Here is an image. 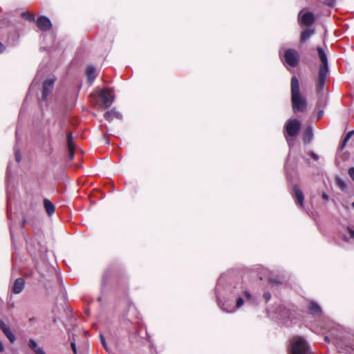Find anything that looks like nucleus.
Wrapping results in <instances>:
<instances>
[{
	"label": "nucleus",
	"mask_w": 354,
	"mask_h": 354,
	"mask_svg": "<svg viewBox=\"0 0 354 354\" xmlns=\"http://www.w3.org/2000/svg\"><path fill=\"white\" fill-rule=\"evenodd\" d=\"M9 174H10V165H8V168H7V176H8V177L9 176Z\"/></svg>",
	"instance_id": "obj_43"
},
{
	"label": "nucleus",
	"mask_w": 354,
	"mask_h": 354,
	"mask_svg": "<svg viewBox=\"0 0 354 354\" xmlns=\"http://www.w3.org/2000/svg\"><path fill=\"white\" fill-rule=\"evenodd\" d=\"M348 233H349V235H350L351 238L354 239V230L348 228Z\"/></svg>",
	"instance_id": "obj_37"
},
{
	"label": "nucleus",
	"mask_w": 354,
	"mask_h": 354,
	"mask_svg": "<svg viewBox=\"0 0 354 354\" xmlns=\"http://www.w3.org/2000/svg\"><path fill=\"white\" fill-rule=\"evenodd\" d=\"M44 206L48 216H51L55 212V205L48 200H44Z\"/></svg>",
	"instance_id": "obj_17"
},
{
	"label": "nucleus",
	"mask_w": 354,
	"mask_h": 354,
	"mask_svg": "<svg viewBox=\"0 0 354 354\" xmlns=\"http://www.w3.org/2000/svg\"><path fill=\"white\" fill-rule=\"evenodd\" d=\"M308 308L312 315L320 316L322 313L320 306L314 301H310Z\"/></svg>",
	"instance_id": "obj_13"
},
{
	"label": "nucleus",
	"mask_w": 354,
	"mask_h": 354,
	"mask_svg": "<svg viewBox=\"0 0 354 354\" xmlns=\"http://www.w3.org/2000/svg\"><path fill=\"white\" fill-rule=\"evenodd\" d=\"M314 32H315L313 30H310V29L302 32V33L301 35V41L302 42L306 41L314 34Z\"/></svg>",
	"instance_id": "obj_19"
},
{
	"label": "nucleus",
	"mask_w": 354,
	"mask_h": 354,
	"mask_svg": "<svg viewBox=\"0 0 354 354\" xmlns=\"http://www.w3.org/2000/svg\"><path fill=\"white\" fill-rule=\"evenodd\" d=\"M55 79L50 78L44 81L43 84L42 98L46 100L49 93L52 91Z\"/></svg>",
	"instance_id": "obj_9"
},
{
	"label": "nucleus",
	"mask_w": 354,
	"mask_h": 354,
	"mask_svg": "<svg viewBox=\"0 0 354 354\" xmlns=\"http://www.w3.org/2000/svg\"><path fill=\"white\" fill-rule=\"evenodd\" d=\"M244 295L246 297L247 301H250L252 300V296H251L250 293L248 291H245L244 292Z\"/></svg>",
	"instance_id": "obj_29"
},
{
	"label": "nucleus",
	"mask_w": 354,
	"mask_h": 354,
	"mask_svg": "<svg viewBox=\"0 0 354 354\" xmlns=\"http://www.w3.org/2000/svg\"><path fill=\"white\" fill-rule=\"evenodd\" d=\"M37 27L42 31H46L50 29L52 24L48 18L41 16L37 21Z\"/></svg>",
	"instance_id": "obj_10"
},
{
	"label": "nucleus",
	"mask_w": 354,
	"mask_h": 354,
	"mask_svg": "<svg viewBox=\"0 0 354 354\" xmlns=\"http://www.w3.org/2000/svg\"><path fill=\"white\" fill-rule=\"evenodd\" d=\"M243 304V300L242 298L239 297L238 298L237 301H236V308H239L240 307H241Z\"/></svg>",
	"instance_id": "obj_27"
},
{
	"label": "nucleus",
	"mask_w": 354,
	"mask_h": 354,
	"mask_svg": "<svg viewBox=\"0 0 354 354\" xmlns=\"http://www.w3.org/2000/svg\"><path fill=\"white\" fill-rule=\"evenodd\" d=\"M225 304H223V306L221 307L222 310L226 313H233L235 311V308L234 306L230 307H225Z\"/></svg>",
	"instance_id": "obj_23"
},
{
	"label": "nucleus",
	"mask_w": 354,
	"mask_h": 354,
	"mask_svg": "<svg viewBox=\"0 0 354 354\" xmlns=\"http://www.w3.org/2000/svg\"><path fill=\"white\" fill-rule=\"evenodd\" d=\"M348 174L350 177L352 178V180L354 181V167H352L348 170Z\"/></svg>",
	"instance_id": "obj_31"
},
{
	"label": "nucleus",
	"mask_w": 354,
	"mask_h": 354,
	"mask_svg": "<svg viewBox=\"0 0 354 354\" xmlns=\"http://www.w3.org/2000/svg\"><path fill=\"white\" fill-rule=\"evenodd\" d=\"M335 0H326L325 4L329 7H333L335 5Z\"/></svg>",
	"instance_id": "obj_28"
},
{
	"label": "nucleus",
	"mask_w": 354,
	"mask_h": 354,
	"mask_svg": "<svg viewBox=\"0 0 354 354\" xmlns=\"http://www.w3.org/2000/svg\"><path fill=\"white\" fill-rule=\"evenodd\" d=\"M277 314V318L281 320L283 324H288L289 319L290 322H292L291 317L293 316V314L286 308L280 306Z\"/></svg>",
	"instance_id": "obj_8"
},
{
	"label": "nucleus",
	"mask_w": 354,
	"mask_h": 354,
	"mask_svg": "<svg viewBox=\"0 0 354 354\" xmlns=\"http://www.w3.org/2000/svg\"><path fill=\"white\" fill-rule=\"evenodd\" d=\"M25 286V281L22 278L17 279L13 285V292L15 294H19L22 292Z\"/></svg>",
	"instance_id": "obj_12"
},
{
	"label": "nucleus",
	"mask_w": 354,
	"mask_h": 354,
	"mask_svg": "<svg viewBox=\"0 0 354 354\" xmlns=\"http://www.w3.org/2000/svg\"><path fill=\"white\" fill-rule=\"evenodd\" d=\"M21 16H22L24 19H27V20H28V21H35V16H34L33 15L30 14V13H28V12H22V13H21Z\"/></svg>",
	"instance_id": "obj_21"
},
{
	"label": "nucleus",
	"mask_w": 354,
	"mask_h": 354,
	"mask_svg": "<svg viewBox=\"0 0 354 354\" xmlns=\"http://www.w3.org/2000/svg\"><path fill=\"white\" fill-rule=\"evenodd\" d=\"M299 22L304 26H310L315 21V16L312 12L301 11L298 15Z\"/></svg>",
	"instance_id": "obj_7"
},
{
	"label": "nucleus",
	"mask_w": 354,
	"mask_h": 354,
	"mask_svg": "<svg viewBox=\"0 0 354 354\" xmlns=\"http://www.w3.org/2000/svg\"><path fill=\"white\" fill-rule=\"evenodd\" d=\"M0 328L9 341L11 343H14L16 339L15 335L12 333L9 326L2 320H0Z\"/></svg>",
	"instance_id": "obj_11"
},
{
	"label": "nucleus",
	"mask_w": 354,
	"mask_h": 354,
	"mask_svg": "<svg viewBox=\"0 0 354 354\" xmlns=\"http://www.w3.org/2000/svg\"><path fill=\"white\" fill-rule=\"evenodd\" d=\"M322 196L325 201H328L329 199L328 196L326 193H323Z\"/></svg>",
	"instance_id": "obj_38"
},
{
	"label": "nucleus",
	"mask_w": 354,
	"mask_h": 354,
	"mask_svg": "<svg viewBox=\"0 0 354 354\" xmlns=\"http://www.w3.org/2000/svg\"><path fill=\"white\" fill-rule=\"evenodd\" d=\"M67 145L68 149H71L74 147V142L73 141V135L71 133L67 134Z\"/></svg>",
	"instance_id": "obj_20"
},
{
	"label": "nucleus",
	"mask_w": 354,
	"mask_h": 354,
	"mask_svg": "<svg viewBox=\"0 0 354 354\" xmlns=\"http://www.w3.org/2000/svg\"><path fill=\"white\" fill-rule=\"evenodd\" d=\"M104 118L106 120L111 121L114 118L121 119L122 115L119 112L115 111L114 109H112L111 111H106L104 113Z\"/></svg>",
	"instance_id": "obj_15"
},
{
	"label": "nucleus",
	"mask_w": 354,
	"mask_h": 354,
	"mask_svg": "<svg viewBox=\"0 0 354 354\" xmlns=\"http://www.w3.org/2000/svg\"><path fill=\"white\" fill-rule=\"evenodd\" d=\"M293 190H294L295 197L297 200V203L298 204H299V205L302 206L303 203H304V196L303 192L297 185L294 186Z\"/></svg>",
	"instance_id": "obj_14"
},
{
	"label": "nucleus",
	"mask_w": 354,
	"mask_h": 354,
	"mask_svg": "<svg viewBox=\"0 0 354 354\" xmlns=\"http://www.w3.org/2000/svg\"><path fill=\"white\" fill-rule=\"evenodd\" d=\"M323 115H324V111H319V113L317 114V118H322L323 116Z\"/></svg>",
	"instance_id": "obj_41"
},
{
	"label": "nucleus",
	"mask_w": 354,
	"mask_h": 354,
	"mask_svg": "<svg viewBox=\"0 0 354 354\" xmlns=\"http://www.w3.org/2000/svg\"><path fill=\"white\" fill-rule=\"evenodd\" d=\"M311 156L313 157V159H315V160H318V156L314 153H311Z\"/></svg>",
	"instance_id": "obj_40"
},
{
	"label": "nucleus",
	"mask_w": 354,
	"mask_h": 354,
	"mask_svg": "<svg viewBox=\"0 0 354 354\" xmlns=\"http://www.w3.org/2000/svg\"><path fill=\"white\" fill-rule=\"evenodd\" d=\"M35 353V354H46L40 347Z\"/></svg>",
	"instance_id": "obj_32"
},
{
	"label": "nucleus",
	"mask_w": 354,
	"mask_h": 354,
	"mask_svg": "<svg viewBox=\"0 0 354 354\" xmlns=\"http://www.w3.org/2000/svg\"><path fill=\"white\" fill-rule=\"evenodd\" d=\"M351 206L354 208V202L352 203Z\"/></svg>",
	"instance_id": "obj_45"
},
{
	"label": "nucleus",
	"mask_w": 354,
	"mask_h": 354,
	"mask_svg": "<svg viewBox=\"0 0 354 354\" xmlns=\"http://www.w3.org/2000/svg\"><path fill=\"white\" fill-rule=\"evenodd\" d=\"M86 73L88 80L90 82H93L97 76L95 68L93 66H88L87 67Z\"/></svg>",
	"instance_id": "obj_16"
},
{
	"label": "nucleus",
	"mask_w": 354,
	"mask_h": 354,
	"mask_svg": "<svg viewBox=\"0 0 354 354\" xmlns=\"http://www.w3.org/2000/svg\"><path fill=\"white\" fill-rule=\"evenodd\" d=\"M15 158H16L17 162H19L21 160V158H20L19 153L17 150H15Z\"/></svg>",
	"instance_id": "obj_33"
},
{
	"label": "nucleus",
	"mask_w": 354,
	"mask_h": 354,
	"mask_svg": "<svg viewBox=\"0 0 354 354\" xmlns=\"http://www.w3.org/2000/svg\"><path fill=\"white\" fill-rule=\"evenodd\" d=\"M337 185L339 187V188H341L342 189H344L346 188V184L342 179L338 178L337 180Z\"/></svg>",
	"instance_id": "obj_25"
},
{
	"label": "nucleus",
	"mask_w": 354,
	"mask_h": 354,
	"mask_svg": "<svg viewBox=\"0 0 354 354\" xmlns=\"http://www.w3.org/2000/svg\"><path fill=\"white\" fill-rule=\"evenodd\" d=\"M319 57L322 62V64L319 67V78L326 79L328 73V59L322 47H317V48Z\"/></svg>",
	"instance_id": "obj_4"
},
{
	"label": "nucleus",
	"mask_w": 354,
	"mask_h": 354,
	"mask_svg": "<svg viewBox=\"0 0 354 354\" xmlns=\"http://www.w3.org/2000/svg\"><path fill=\"white\" fill-rule=\"evenodd\" d=\"M291 102L295 113L304 111L306 108V100L300 93L299 83L295 76L291 78Z\"/></svg>",
	"instance_id": "obj_1"
},
{
	"label": "nucleus",
	"mask_w": 354,
	"mask_h": 354,
	"mask_svg": "<svg viewBox=\"0 0 354 354\" xmlns=\"http://www.w3.org/2000/svg\"><path fill=\"white\" fill-rule=\"evenodd\" d=\"M29 346L30 348L34 351V352H35L39 347L37 346V342L33 340V339H30V342H29Z\"/></svg>",
	"instance_id": "obj_22"
},
{
	"label": "nucleus",
	"mask_w": 354,
	"mask_h": 354,
	"mask_svg": "<svg viewBox=\"0 0 354 354\" xmlns=\"http://www.w3.org/2000/svg\"><path fill=\"white\" fill-rule=\"evenodd\" d=\"M325 340H326V341H328V337H325Z\"/></svg>",
	"instance_id": "obj_44"
},
{
	"label": "nucleus",
	"mask_w": 354,
	"mask_h": 354,
	"mask_svg": "<svg viewBox=\"0 0 354 354\" xmlns=\"http://www.w3.org/2000/svg\"><path fill=\"white\" fill-rule=\"evenodd\" d=\"M354 134V131H349L346 135V136L344 137V141H345L346 142H348V141L349 140V139L351 138V136Z\"/></svg>",
	"instance_id": "obj_26"
},
{
	"label": "nucleus",
	"mask_w": 354,
	"mask_h": 354,
	"mask_svg": "<svg viewBox=\"0 0 354 354\" xmlns=\"http://www.w3.org/2000/svg\"><path fill=\"white\" fill-rule=\"evenodd\" d=\"M346 143H347V142H346L345 141H344V140H343V141L342 142L341 145H339V149H340V150H343V149H344V147H346Z\"/></svg>",
	"instance_id": "obj_36"
},
{
	"label": "nucleus",
	"mask_w": 354,
	"mask_h": 354,
	"mask_svg": "<svg viewBox=\"0 0 354 354\" xmlns=\"http://www.w3.org/2000/svg\"><path fill=\"white\" fill-rule=\"evenodd\" d=\"M290 351L292 354H310L306 340L301 337H294L290 342Z\"/></svg>",
	"instance_id": "obj_3"
},
{
	"label": "nucleus",
	"mask_w": 354,
	"mask_h": 354,
	"mask_svg": "<svg viewBox=\"0 0 354 354\" xmlns=\"http://www.w3.org/2000/svg\"><path fill=\"white\" fill-rule=\"evenodd\" d=\"M263 297H264L267 301H268V300L271 298V295H270V293H269V292H266V293H264V295H263Z\"/></svg>",
	"instance_id": "obj_34"
},
{
	"label": "nucleus",
	"mask_w": 354,
	"mask_h": 354,
	"mask_svg": "<svg viewBox=\"0 0 354 354\" xmlns=\"http://www.w3.org/2000/svg\"><path fill=\"white\" fill-rule=\"evenodd\" d=\"M284 129L286 141L289 146H291L293 143V139L290 137H295L299 133L301 129V122L297 119H290L285 124Z\"/></svg>",
	"instance_id": "obj_2"
},
{
	"label": "nucleus",
	"mask_w": 354,
	"mask_h": 354,
	"mask_svg": "<svg viewBox=\"0 0 354 354\" xmlns=\"http://www.w3.org/2000/svg\"><path fill=\"white\" fill-rule=\"evenodd\" d=\"M3 351H4V346H3V344L1 342V341L0 340V352L1 353Z\"/></svg>",
	"instance_id": "obj_39"
},
{
	"label": "nucleus",
	"mask_w": 354,
	"mask_h": 354,
	"mask_svg": "<svg viewBox=\"0 0 354 354\" xmlns=\"http://www.w3.org/2000/svg\"><path fill=\"white\" fill-rule=\"evenodd\" d=\"M69 152V158L70 159L73 158L74 157V147H71V149H68Z\"/></svg>",
	"instance_id": "obj_30"
},
{
	"label": "nucleus",
	"mask_w": 354,
	"mask_h": 354,
	"mask_svg": "<svg viewBox=\"0 0 354 354\" xmlns=\"http://www.w3.org/2000/svg\"><path fill=\"white\" fill-rule=\"evenodd\" d=\"M71 348L73 349V351L75 354L77 353V348H76V345H75V342H72L71 343Z\"/></svg>",
	"instance_id": "obj_35"
},
{
	"label": "nucleus",
	"mask_w": 354,
	"mask_h": 354,
	"mask_svg": "<svg viewBox=\"0 0 354 354\" xmlns=\"http://www.w3.org/2000/svg\"><path fill=\"white\" fill-rule=\"evenodd\" d=\"M101 340L104 347H106V342L104 338L101 335Z\"/></svg>",
	"instance_id": "obj_42"
},
{
	"label": "nucleus",
	"mask_w": 354,
	"mask_h": 354,
	"mask_svg": "<svg viewBox=\"0 0 354 354\" xmlns=\"http://www.w3.org/2000/svg\"><path fill=\"white\" fill-rule=\"evenodd\" d=\"M100 96L105 108L109 107L114 100V96L112 91L108 88L102 89L100 92Z\"/></svg>",
	"instance_id": "obj_6"
},
{
	"label": "nucleus",
	"mask_w": 354,
	"mask_h": 354,
	"mask_svg": "<svg viewBox=\"0 0 354 354\" xmlns=\"http://www.w3.org/2000/svg\"><path fill=\"white\" fill-rule=\"evenodd\" d=\"M326 79H318V89L321 90L324 88Z\"/></svg>",
	"instance_id": "obj_24"
},
{
	"label": "nucleus",
	"mask_w": 354,
	"mask_h": 354,
	"mask_svg": "<svg viewBox=\"0 0 354 354\" xmlns=\"http://www.w3.org/2000/svg\"><path fill=\"white\" fill-rule=\"evenodd\" d=\"M283 60L288 66L295 67L299 62L298 52L290 48L286 50L283 55Z\"/></svg>",
	"instance_id": "obj_5"
},
{
	"label": "nucleus",
	"mask_w": 354,
	"mask_h": 354,
	"mask_svg": "<svg viewBox=\"0 0 354 354\" xmlns=\"http://www.w3.org/2000/svg\"><path fill=\"white\" fill-rule=\"evenodd\" d=\"M313 129L311 127H308L304 132V142L305 143L310 142L313 138Z\"/></svg>",
	"instance_id": "obj_18"
}]
</instances>
